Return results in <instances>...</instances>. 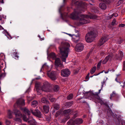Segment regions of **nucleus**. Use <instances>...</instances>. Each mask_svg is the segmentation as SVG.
Listing matches in <instances>:
<instances>
[{
	"label": "nucleus",
	"mask_w": 125,
	"mask_h": 125,
	"mask_svg": "<svg viewBox=\"0 0 125 125\" xmlns=\"http://www.w3.org/2000/svg\"><path fill=\"white\" fill-rule=\"evenodd\" d=\"M74 121H73L72 120H70L67 123V125H74Z\"/></svg>",
	"instance_id": "nucleus-29"
},
{
	"label": "nucleus",
	"mask_w": 125,
	"mask_h": 125,
	"mask_svg": "<svg viewBox=\"0 0 125 125\" xmlns=\"http://www.w3.org/2000/svg\"><path fill=\"white\" fill-rule=\"evenodd\" d=\"M0 2L1 3H3V0H0Z\"/></svg>",
	"instance_id": "nucleus-59"
},
{
	"label": "nucleus",
	"mask_w": 125,
	"mask_h": 125,
	"mask_svg": "<svg viewBox=\"0 0 125 125\" xmlns=\"http://www.w3.org/2000/svg\"><path fill=\"white\" fill-rule=\"evenodd\" d=\"M73 103V102H67L65 104V105L67 107H70L72 105Z\"/></svg>",
	"instance_id": "nucleus-27"
},
{
	"label": "nucleus",
	"mask_w": 125,
	"mask_h": 125,
	"mask_svg": "<svg viewBox=\"0 0 125 125\" xmlns=\"http://www.w3.org/2000/svg\"><path fill=\"white\" fill-rule=\"evenodd\" d=\"M56 72L54 71L51 72H48L47 73L48 76L52 80H54L56 79L57 77L56 76Z\"/></svg>",
	"instance_id": "nucleus-10"
},
{
	"label": "nucleus",
	"mask_w": 125,
	"mask_h": 125,
	"mask_svg": "<svg viewBox=\"0 0 125 125\" xmlns=\"http://www.w3.org/2000/svg\"><path fill=\"white\" fill-rule=\"evenodd\" d=\"M82 99V98H79L78 99V100H80L81 99Z\"/></svg>",
	"instance_id": "nucleus-63"
},
{
	"label": "nucleus",
	"mask_w": 125,
	"mask_h": 125,
	"mask_svg": "<svg viewBox=\"0 0 125 125\" xmlns=\"http://www.w3.org/2000/svg\"><path fill=\"white\" fill-rule=\"evenodd\" d=\"M101 89L99 90L98 93H94L89 92L88 93V96H89L88 98L89 99H91V98L95 100H98L99 102H100L102 101L100 97L99 96L98 94H99L100 92Z\"/></svg>",
	"instance_id": "nucleus-5"
},
{
	"label": "nucleus",
	"mask_w": 125,
	"mask_h": 125,
	"mask_svg": "<svg viewBox=\"0 0 125 125\" xmlns=\"http://www.w3.org/2000/svg\"><path fill=\"white\" fill-rule=\"evenodd\" d=\"M115 95L116 94L114 92H113V94L111 95V96L110 97V99H111L112 97L113 96H115Z\"/></svg>",
	"instance_id": "nucleus-37"
},
{
	"label": "nucleus",
	"mask_w": 125,
	"mask_h": 125,
	"mask_svg": "<svg viewBox=\"0 0 125 125\" xmlns=\"http://www.w3.org/2000/svg\"><path fill=\"white\" fill-rule=\"evenodd\" d=\"M112 16L115 17H116L118 16V15L117 13H114L112 14Z\"/></svg>",
	"instance_id": "nucleus-48"
},
{
	"label": "nucleus",
	"mask_w": 125,
	"mask_h": 125,
	"mask_svg": "<svg viewBox=\"0 0 125 125\" xmlns=\"http://www.w3.org/2000/svg\"><path fill=\"white\" fill-rule=\"evenodd\" d=\"M4 75V73H2L0 75V78H1L3 77Z\"/></svg>",
	"instance_id": "nucleus-51"
},
{
	"label": "nucleus",
	"mask_w": 125,
	"mask_h": 125,
	"mask_svg": "<svg viewBox=\"0 0 125 125\" xmlns=\"http://www.w3.org/2000/svg\"><path fill=\"white\" fill-rule=\"evenodd\" d=\"M5 123L7 125H9L10 124V121L6 120L5 121Z\"/></svg>",
	"instance_id": "nucleus-41"
},
{
	"label": "nucleus",
	"mask_w": 125,
	"mask_h": 125,
	"mask_svg": "<svg viewBox=\"0 0 125 125\" xmlns=\"http://www.w3.org/2000/svg\"><path fill=\"white\" fill-rule=\"evenodd\" d=\"M83 45L82 43H79L76 45L75 50L78 52H80L83 50Z\"/></svg>",
	"instance_id": "nucleus-11"
},
{
	"label": "nucleus",
	"mask_w": 125,
	"mask_h": 125,
	"mask_svg": "<svg viewBox=\"0 0 125 125\" xmlns=\"http://www.w3.org/2000/svg\"><path fill=\"white\" fill-rule=\"evenodd\" d=\"M123 53L122 51H119L118 54H116L115 56V58L117 60H121L123 56Z\"/></svg>",
	"instance_id": "nucleus-12"
},
{
	"label": "nucleus",
	"mask_w": 125,
	"mask_h": 125,
	"mask_svg": "<svg viewBox=\"0 0 125 125\" xmlns=\"http://www.w3.org/2000/svg\"><path fill=\"white\" fill-rule=\"evenodd\" d=\"M22 110L23 112L27 114V116L24 115L23 116V120L27 122L29 124V125H31V117H29V116L31 114L29 110L27 108H23Z\"/></svg>",
	"instance_id": "nucleus-4"
},
{
	"label": "nucleus",
	"mask_w": 125,
	"mask_h": 125,
	"mask_svg": "<svg viewBox=\"0 0 125 125\" xmlns=\"http://www.w3.org/2000/svg\"><path fill=\"white\" fill-rule=\"evenodd\" d=\"M51 97H53L52 95L50 94H49L47 96V98L50 100V98H51Z\"/></svg>",
	"instance_id": "nucleus-46"
},
{
	"label": "nucleus",
	"mask_w": 125,
	"mask_h": 125,
	"mask_svg": "<svg viewBox=\"0 0 125 125\" xmlns=\"http://www.w3.org/2000/svg\"><path fill=\"white\" fill-rule=\"evenodd\" d=\"M72 111L70 109L68 110H65L64 111L63 113H64L65 116L67 115H69V114L71 113Z\"/></svg>",
	"instance_id": "nucleus-18"
},
{
	"label": "nucleus",
	"mask_w": 125,
	"mask_h": 125,
	"mask_svg": "<svg viewBox=\"0 0 125 125\" xmlns=\"http://www.w3.org/2000/svg\"><path fill=\"white\" fill-rule=\"evenodd\" d=\"M43 109L44 112L45 113H47L49 111V106H48L44 105L43 106Z\"/></svg>",
	"instance_id": "nucleus-20"
},
{
	"label": "nucleus",
	"mask_w": 125,
	"mask_h": 125,
	"mask_svg": "<svg viewBox=\"0 0 125 125\" xmlns=\"http://www.w3.org/2000/svg\"><path fill=\"white\" fill-rule=\"evenodd\" d=\"M51 56L53 58H55V53H51Z\"/></svg>",
	"instance_id": "nucleus-39"
},
{
	"label": "nucleus",
	"mask_w": 125,
	"mask_h": 125,
	"mask_svg": "<svg viewBox=\"0 0 125 125\" xmlns=\"http://www.w3.org/2000/svg\"><path fill=\"white\" fill-rule=\"evenodd\" d=\"M12 113L10 110H9L8 111V114L9 115V117L10 118H11V115Z\"/></svg>",
	"instance_id": "nucleus-35"
},
{
	"label": "nucleus",
	"mask_w": 125,
	"mask_h": 125,
	"mask_svg": "<svg viewBox=\"0 0 125 125\" xmlns=\"http://www.w3.org/2000/svg\"><path fill=\"white\" fill-rule=\"evenodd\" d=\"M43 86H41V83L39 82H36L35 87L38 92V94L39 95L41 94V90L44 91L49 92H50L52 87L50 84L47 81H44L43 83Z\"/></svg>",
	"instance_id": "nucleus-2"
},
{
	"label": "nucleus",
	"mask_w": 125,
	"mask_h": 125,
	"mask_svg": "<svg viewBox=\"0 0 125 125\" xmlns=\"http://www.w3.org/2000/svg\"><path fill=\"white\" fill-rule=\"evenodd\" d=\"M38 36V37L40 38V40L41 41H42V40H44V39L43 38H40V36L39 35Z\"/></svg>",
	"instance_id": "nucleus-52"
},
{
	"label": "nucleus",
	"mask_w": 125,
	"mask_h": 125,
	"mask_svg": "<svg viewBox=\"0 0 125 125\" xmlns=\"http://www.w3.org/2000/svg\"><path fill=\"white\" fill-rule=\"evenodd\" d=\"M99 1H102L103 2L105 3H106L107 2V0H99Z\"/></svg>",
	"instance_id": "nucleus-49"
},
{
	"label": "nucleus",
	"mask_w": 125,
	"mask_h": 125,
	"mask_svg": "<svg viewBox=\"0 0 125 125\" xmlns=\"http://www.w3.org/2000/svg\"><path fill=\"white\" fill-rule=\"evenodd\" d=\"M48 68V66L46 64H44L43 65L42 67L41 68V70H40V72H42L43 70V69L44 68L47 69Z\"/></svg>",
	"instance_id": "nucleus-25"
},
{
	"label": "nucleus",
	"mask_w": 125,
	"mask_h": 125,
	"mask_svg": "<svg viewBox=\"0 0 125 125\" xmlns=\"http://www.w3.org/2000/svg\"><path fill=\"white\" fill-rule=\"evenodd\" d=\"M3 33L6 35L7 37L9 39H10L12 38L11 36L8 33L7 31H4L3 32Z\"/></svg>",
	"instance_id": "nucleus-24"
},
{
	"label": "nucleus",
	"mask_w": 125,
	"mask_h": 125,
	"mask_svg": "<svg viewBox=\"0 0 125 125\" xmlns=\"http://www.w3.org/2000/svg\"><path fill=\"white\" fill-rule=\"evenodd\" d=\"M73 95L72 94H70L67 97V99L68 100H70L72 99L73 97Z\"/></svg>",
	"instance_id": "nucleus-34"
},
{
	"label": "nucleus",
	"mask_w": 125,
	"mask_h": 125,
	"mask_svg": "<svg viewBox=\"0 0 125 125\" xmlns=\"http://www.w3.org/2000/svg\"><path fill=\"white\" fill-rule=\"evenodd\" d=\"M108 40V39L105 37L102 38L100 40L98 43L99 45L100 46L102 45L105 43Z\"/></svg>",
	"instance_id": "nucleus-15"
},
{
	"label": "nucleus",
	"mask_w": 125,
	"mask_h": 125,
	"mask_svg": "<svg viewBox=\"0 0 125 125\" xmlns=\"http://www.w3.org/2000/svg\"><path fill=\"white\" fill-rule=\"evenodd\" d=\"M79 14V13L74 11L70 14V17L73 19H76L78 18V15Z\"/></svg>",
	"instance_id": "nucleus-13"
},
{
	"label": "nucleus",
	"mask_w": 125,
	"mask_h": 125,
	"mask_svg": "<svg viewBox=\"0 0 125 125\" xmlns=\"http://www.w3.org/2000/svg\"><path fill=\"white\" fill-rule=\"evenodd\" d=\"M83 122V120L80 118H77L74 121L75 125H80L82 124Z\"/></svg>",
	"instance_id": "nucleus-17"
},
{
	"label": "nucleus",
	"mask_w": 125,
	"mask_h": 125,
	"mask_svg": "<svg viewBox=\"0 0 125 125\" xmlns=\"http://www.w3.org/2000/svg\"><path fill=\"white\" fill-rule=\"evenodd\" d=\"M89 55H90V54L89 53L88 54L87 56V57H86V59H88L89 57Z\"/></svg>",
	"instance_id": "nucleus-53"
},
{
	"label": "nucleus",
	"mask_w": 125,
	"mask_h": 125,
	"mask_svg": "<svg viewBox=\"0 0 125 125\" xmlns=\"http://www.w3.org/2000/svg\"><path fill=\"white\" fill-rule=\"evenodd\" d=\"M32 125H37L35 120L32 118Z\"/></svg>",
	"instance_id": "nucleus-32"
},
{
	"label": "nucleus",
	"mask_w": 125,
	"mask_h": 125,
	"mask_svg": "<svg viewBox=\"0 0 125 125\" xmlns=\"http://www.w3.org/2000/svg\"><path fill=\"white\" fill-rule=\"evenodd\" d=\"M14 113L16 116H20L21 115L20 111L17 109H15L14 110Z\"/></svg>",
	"instance_id": "nucleus-23"
},
{
	"label": "nucleus",
	"mask_w": 125,
	"mask_h": 125,
	"mask_svg": "<svg viewBox=\"0 0 125 125\" xmlns=\"http://www.w3.org/2000/svg\"><path fill=\"white\" fill-rule=\"evenodd\" d=\"M70 73L71 72L70 71L67 69H63L61 71V75L63 77L68 76Z\"/></svg>",
	"instance_id": "nucleus-8"
},
{
	"label": "nucleus",
	"mask_w": 125,
	"mask_h": 125,
	"mask_svg": "<svg viewBox=\"0 0 125 125\" xmlns=\"http://www.w3.org/2000/svg\"><path fill=\"white\" fill-rule=\"evenodd\" d=\"M97 16L95 15H92L89 16L87 15H84L81 14L78 19L79 23L81 24H87L90 22L89 19H95L97 18Z\"/></svg>",
	"instance_id": "nucleus-3"
},
{
	"label": "nucleus",
	"mask_w": 125,
	"mask_h": 125,
	"mask_svg": "<svg viewBox=\"0 0 125 125\" xmlns=\"http://www.w3.org/2000/svg\"><path fill=\"white\" fill-rule=\"evenodd\" d=\"M100 7L102 9L105 10L106 8V6L104 3H100L99 4Z\"/></svg>",
	"instance_id": "nucleus-22"
},
{
	"label": "nucleus",
	"mask_w": 125,
	"mask_h": 125,
	"mask_svg": "<svg viewBox=\"0 0 125 125\" xmlns=\"http://www.w3.org/2000/svg\"><path fill=\"white\" fill-rule=\"evenodd\" d=\"M1 55L3 57H4V58L5 57V56L4 55L3 53L1 54L0 55V56Z\"/></svg>",
	"instance_id": "nucleus-58"
},
{
	"label": "nucleus",
	"mask_w": 125,
	"mask_h": 125,
	"mask_svg": "<svg viewBox=\"0 0 125 125\" xmlns=\"http://www.w3.org/2000/svg\"><path fill=\"white\" fill-rule=\"evenodd\" d=\"M3 29V28L0 25V30Z\"/></svg>",
	"instance_id": "nucleus-57"
},
{
	"label": "nucleus",
	"mask_w": 125,
	"mask_h": 125,
	"mask_svg": "<svg viewBox=\"0 0 125 125\" xmlns=\"http://www.w3.org/2000/svg\"><path fill=\"white\" fill-rule=\"evenodd\" d=\"M73 40L75 42H77L79 39V36L78 35H73Z\"/></svg>",
	"instance_id": "nucleus-19"
},
{
	"label": "nucleus",
	"mask_w": 125,
	"mask_h": 125,
	"mask_svg": "<svg viewBox=\"0 0 125 125\" xmlns=\"http://www.w3.org/2000/svg\"><path fill=\"white\" fill-rule=\"evenodd\" d=\"M101 62H102L101 61H100V62H99L98 63V64L97 65V68H99L100 67L101 65Z\"/></svg>",
	"instance_id": "nucleus-42"
},
{
	"label": "nucleus",
	"mask_w": 125,
	"mask_h": 125,
	"mask_svg": "<svg viewBox=\"0 0 125 125\" xmlns=\"http://www.w3.org/2000/svg\"><path fill=\"white\" fill-rule=\"evenodd\" d=\"M70 46L68 43L63 42L59 47L61 55V57L62 61L63 62H66V58L68 57V52L69 51V48Z\"/></svg>",
	"instance_id": "nucleus-1"
},
{
	"label": "nucleus",
	"mask_w": 125,
	"mask_h": 125,
	"mask_svg": "<svg viewBox=\"0 0 125 125\" xmlns=\"http://www.w3.org/2000/svg\"><path fill=\"white\" fill-rule=\"evenodd\" d=\"M125 26V25L124 24H119V27H124Z\"/></svg>",
	"instance_id": "nucleus-45"
},
{
	"label": "nucleus",
	"mask_w": 125,
	"mask_h": 125,
	"mask_svg": "<svg viewBox=\"0 0 125 125\" xmlns=\"http://www.w3.org/2000/svg\"><path fill=\"white\" fill-rule=\"evenodd\" d=\"M59 113L58 112H57L56 113V114H59L61 113L60 112L59 113Z\"/></svg>",
	"instance_id": "nucleus-62"
},
{
	"label": "nucleus",
	"mask_w": 125,
	"mask_h": 125,
	"mask_svg": "<svg viewBox=\"0 0 125 125\" xmlns=\"http://www.w3.org/2000/svg\"><path fill=\"white\" fill-rule=\"evenodd\" d=\"M96 36V33L93 31H91L87 33L85 37L86 41L88 42H92Z\"/></svg>",
	"instance_id": "nucleus-6"
},
{
	"label": "nucleus",
	"mask_w": 125,
	"mask_h": 125,
	"mask_svg": "<svg viewBox=\"0 0 125 125\" xmlns=\"http://www.w3.org/2000/svg\"><path fill=\"white\" fill-rule=\"evenodd\" d=\"M89 78V76L87 75L85 77V79L86 80H88Z\"/></svg>",
	"instance_id": "nucleus-50"
},
{
	"label": "nucleus",
	"mask_w": 125,
	"mask_h": 125,
	"mask_svg": "<svg viewBox=\"0 0 125 125\" xmlns=\"http://www.w3.org/2000/svg\"><path fill=\"white\" fill-rule=\"evenodd\" d=\"M116 21V20L115 19H114L113 20V21L112 22V25H116L115 22Z\"/></svg>",
	"instance_id": "nucleus-38"
},
{
	"label": "nucleus",
	"mask_w": 125,
	"mask_h": 125,
	"mask_svg": "<svg viewBox=\"0 0 125 125\" xmlns=\"http://www.w3.org/2000/svg\"><path fill=\"white\" fill-rule=\"evenodd\" d=\"M70 117L69 116H67L66 117V118H65L66 120H63V121L64 122H66V121L68 120L70 118Z\"/></svg>",
	"instance_id": "nucleus-43"
},
{
	"label": "nucleus",
	"mask_w": 125,
	"mask_h": 125,
	"mask_svg": "<svg viewBox=\"0 0 125 125\" xmlns=\"http://www.w3.org/2000/svg\"><path fill=\"white\" fill-rule=\"evenodd\" d=\"M20 125H26L25 124H21Z\"/></svg>",
	"instance_id": "nucleus-61"
},
{
	"label": "nucleus",
	"mask_w": 125,
	"mask_h": 125,
	"mask_svg": "<svg viewBox=\"0 0 125 125\" xmlns=\"http://www.w3.org/2000/svg\"><path fill=\"white\" fill-rule=\"evenodd\" d=\"M111 70H110L109 69H108V70L107 71V72H105V71H104V73H108L109 72V71H111Z\"/></svg>",
	"instance_id": "nucleus-54"
},
{
	"label": "nucleus",
	"mask_w": 125,
	"mask_h": 125,
	"mask_svg": "<svg viewBox=\"0 0 125 125\" xmlns=\"http://www.w3.org/2000/svg\"><path fill=\"white\" fill-rule=\"evenodd\" d=\"M96 69V66L94 67L90 70V73L92 74L94 73L95 72Z\"/></svg>",
	"instance_id": "nucleus-30"
},
{
	"label": "nucleus",
	"mask_w": 125,
	"mask_h": 125,
	"mask_svg": "<svg viewBox=\"0 0 125 125\" xmlns=\"http://www.w3.org/2000/svg\"><path fill=\"white\" fill-rule=\"evenodd\" d=\"M15 120L16 121H18L20 122L21 121V120L19 118H15Z\"/></svg>",
	"instance_id": "nucleus-47"
},
{
	"label": "nucleus",
	"mask_w": 125,
	"mask_h": 125,
	"mask_svg": "<svg viewBox=\"0 0 125 125\" xmlns=\"http://www.w3.org/2000/svg\"><path fill=\"white\" fill-rule=\"evenodd\" d=\"M55 65L57 67H59L62 69L63 67V64L61 62V61L59 58H57L55 59Z\"/></svg>",
	"instance_id": "nucleus-9"
},
{
	"label": "nucleus",
	"mask_w": 125,
	"mask_h": 125,
	"mask_svg": "<svg viewBox=\"0 0 125 125\" xmlns=\"http://www.w3.org/2000/svg\"><path fill=\"white\" fill-rule=\"evenodd\" d=\"M50 100L52 102H53L55 100V99L53 97H51V98H50Z\"/></svg>",
	"instance_id": "nucleus-44"
},
{
	"label": "nucleus",
	"mask_w": 125,
	"mask_h": 125,
	"mask_svg": "<svg viewBox=\"0 0 125 125\" xmlns=\"http://www.w3.org/2000/svg\"><path fill=\"white\" fill-rule=\"evenodd\" d=\"M124 82H121L120 83L121 86H122L124 87L125 86V81H123Z\"/></svg>",
	"instance_id": "nucleus-36"
},
{
	"label": "nucleus",
	"mask_w": 125,
	"mask_h": 125,
	"mask_svg": "<svg viewBox=\"0 0 125 125\" xmlns=\"http://www.w3.org/2000/svg\"><path fill=\"white\" fill-rule=\"evenodd\" d=\"M32 114L35 116L39 118H43V115L41 112L38 110L33 111L32 110Z\"/></svg>",
	"instance_id": "nucleus-7"
},
{
	"label": "nucleus",
	"mask_w": 125,
	"mask_h": 125,
	"mask_svg": "<svg viewBox=\"0 0 125 125\" xmlns=\"http://www.w3.org/2000/svg\"><path fill=\"white\" fill-rule=\"evenodd\" d=\"M113 16H112V14L111 15L109 16V18H108V19H111L112 18Z\"/></svg>",
	"instance_id": "nucleus-56"
},
{
	"label": "nucleus",
	"mask_w": 125,
	"mask_h": 125,
	"mask_svg": "<svg viewBox=\"0 0 125 125\" xmlns=\"http://www.w3.org/2000/svg\"><path fill=\"white\" fill-rule=\"evenodd\" d=\"M123 71L125 70V61H124L123 63Z\"/></svg>",
	"instance_id": "nucleus-40"
},
{
	"label": "nucleus",
	"mask_w": 125,
	"mask_h": 125,
	"mask_svg": "<svg viewBox=\"0 0 125 125\" xmlns=\"http://www.w3.org/2000/svg\"><path fill=\"white\" fill-rule=\"evenodd\" d=\"M13 53L12 55L13 57L16 59L18 58V56L17 55V53L16 50L13 51Z\"/></svg>",
	"instance_id": "nucleus-21"
},
{
	"label": "nucleus",
	"mask_w": 125,
	"mask_h": 125,
	"mask_svg": "<svg viewBox=\"0 0 125 125\" xmlns=\"http://www.w3.org/2000/svg\"><path fill=\"white\" fill-rule=\"evenodd\" d=\"M42 102V103H46L47 104L49 103V102L44 97L41 100Z\"/></svg>",
	"instance_id": "nucleus-28"
},
{
	"label": "nucleus",
	"mask_w": 125,
	"mask_h": 125,
	"mask_svg": "<svg viewBox=\"0 0 125 125\" xmlns=\"http://www.w3.org/2000/svg\"><path fill=\"white\" fill-rule=\"evenodd\" d=\"M79 3V1H77L76 2V3L77 4V3Z\"/></svg>",
	"instance_id": "nucleus-64"
},
{
	"label": "nucleus",
	"mask_w": 125,
	"mask_h": 125,
	"mask_svg": "<svg viewBox=\"0 0 125 125\" xmlns=\"http://www.w3.org/2000/svg\"><path fill=\"white\" fill-rule=\"evenodd\" d=\"M78 73V71H77L75 72L74 73L75 74H77V73Z\"/></svg>",
	"instance_id": "nucleus-60"
},
{
	"label": "nucleus",
	"mask_w": 125,
	"mask_h": 125,
	"mask_svg": "<svg viewBox=\"0 0 125 125\" xmlns=\"http://www.w3.org/2000/svg\"><path fill=\"white\" fill-rule=\"evenodd\" d=\"M17 104L18 105H25L24 101L22 98L20 99L17 101Z\"/></svg>",
	"instance_id": "nucleus-16"
},
{
	"label": "nucleus",
	"mask_w": 125,
	"mask_h": 125,
	"mask_svg": "<svg viewBox=\"0 0 125 125\" xmlns=\"http://www.w3.org/2000/svg\"><path fill=\"white\" fill-rule=\"evenodd\" d=\"M113 57V55L112 54H110L107 56L106 57L104 60L102 62V63L103 64H105L109 60H111Z\"/></svg>",
	"instance_id": "nucleus-14"
},
{
	"label": "nucleus",
	"mask_w": 125,
	"mask_h": 125,
	"mask_svg": "<svg viewBox=\"0 0 125 125\" xmlns=\"http://www.w3.org/2000/svg\"><path fill=\"white\" fill-rule=\"evenodd\" d=\"M104 83V81H103V82H101V83L102 84V88L103 87Z\"/></svg>",
	"instance_id": "nucleus-55"
},
{
	"label": "nucleus",
	"mask_w": 125,
	"mask_h": 125,
	"mask_svg": "<svg viewBox=\"0 0 125 125\" xmlns=\"http://www.w3.org/2000/svg\"><path fill=\"white\" fill-rule=\"evenodd\" d=\"M54 108L55 110H58L59 108V105L55 104L54 105Z\"/></svg>",
	"instance_id": "nucleus-33"
},
{
	"label": "nucleus",
	"mask_w": 125,
	"mask_h": 125,
	"mask_svg": "<svg viewBox=\"0 0 125 125\" xmlns=\"http://www.w3.org/2000/svg\"><path fill=\"white\" fill-rule=\"evenodd\" d=\"M38 102L36 101H34L32 102V106L35 107L38 104Z\"/></svg>",
	"instance_id": "nucleus-26"
},
{
	"label": "nucleus",
	"mask_w": 125,
	"mask_h": 125,
	"mask_svg": "<svg viewBox=\"0 0 125 125\" xmlns=\"http://www.w3.org/2000/svg\"><path fill=\"white\" fill-rule=\"evenodd\" d=\"M59 88L58 86L57 85H55L54 88V91L56 92L59 90Z\"/></svg>",
	"instance_id": "nucleus-31"
}]
</instances>
